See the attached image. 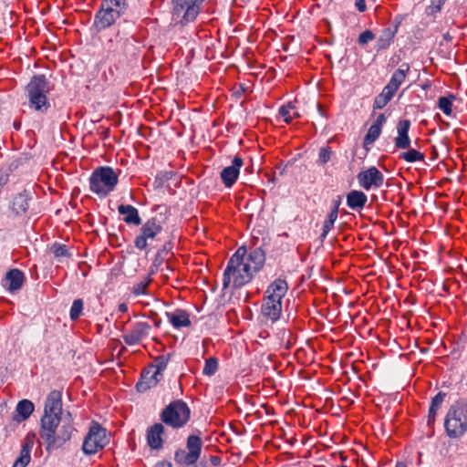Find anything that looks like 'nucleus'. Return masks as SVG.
Instances as JSON below:
<instances>
[{
	"label": "nucleus",
	"instance_id": "12",
	"mask_svg": "<svg viewBox=\"0 0 467 467\" xmlns=\"http://www.w3.org/2000/svg\"><path fill=\"white\" fill-rule=\"evenodd\" d=\"M357 179L358 184L367 191L371 188H379L384 182V175L374 166L360 171Z\"/></svg>",
	"mask_w": 467,
	"mask_h": 467
},
{
	"label": "nucleus",
	"instance_id": "54",
	"mask_svg": "<svg viewBox=\"0 0 467 467\" xmlns=\"http://www.w3.org/2000/svg\"><path fill=\"white\" fill-rule=\"evenodd\" d=\"M396 467H407V466L404 463H402V462H398L396 464Z\"/></svg>",
	"mask_w": 467,
	"mask_h": 467
},
{
	"label": "nucleus",
	"instance_id": "24",
	"mask_svg": "<svg viewBox=\"0 0 467 467\" xmlns=\"http://www.w3.org/2000/svg\"><path fill=\"white\" fill-rule=\"evenodd\" d=\"M62 410L61 394L52 391L48 395L45 404V413L60 416Z\"/></svg>",
	"mask_w": 467,
	"mask_h": 467
},
{
	"label": "nucleus",
	"instance_id": "51",
	"mask_svg": "<svg viewBox=\"0 0 467 467\" xmlns=\"http://www.w3.org/2000/svg\"><path fill=\"white\" fill-rule=\"evenodd\" d=\"M154 467H172V464L170 462H159L155 464Z\"/></svg>",
	"mask_w": 467,
	"mask_h": 467
},
{
	"label": "nucleus",
	"instance_id": "13",
	"mask_svg": "<svg viewBox=\"0 0 467 467\" xmlns=\"http://www.w3.org/2000/svg\"><path fill=\"white\" fill-rule=\"evenodd\" d=\"M60 422V416L44 414L41 419L40 437L48 446L56 443V429Z\"/></svg>",
	"mask_w": 467,
	"mask_h": 467
},
{
	"label": "nucleus",
	"instance_id": "28",
	"mask_svg": "<svg viewBox=\"0 0 467 467\" xmlns=\"http://www.w3.org/2000/svg\"><path fill=\"white\" fill-rule=\"evenodd\" d=\"M34 404L28 400H23L19 401L16 408V415L14 420L17 422H21L29 418L34 411Z\"/></svg>",
	"mask_w": 467,
	"mask_h": 467
},
{
	"label": "nucleus",
	"instance_id": "40",
	"mask_svg": "<svg viewBox=\"0 0 467 467\" xmlns=\"http://www.w3.org/2000/svg\"><path fill=\"white\" fill-rule=\"evenodd\" d=\"M83 300L82 299H77L73 302L71 309H70V318L75 320L78 318L80 316L82 310H83Z\"/></svg>",
	"mask_w": 467,
	"mask_h": 467
},
{
	"label": "nucleus",
	"instance_id": "20",
	"mask_svg": "<svg viewBox=\"0 0 467 467\" xmlns=\"http://www.w3.org/2000/svg\"><path fill=\"white\" fill-rule=\"evenodd\" d=\"M5 281V286L7 287V290L10 292H15L20 289L24 284V273L18 269H12L6 273Z\"/></svg>",
	"mask_w": 467,
	"mask_h": 467
},
{
	"label": "nucleus",
	"instance_id": "45",
	"mask_svg": "<svg viewBox=\"0 0 467 467\" xmlns=\"http://www.w3.org/2000/svg\"><path fill=\"white\" fill-rule=\"evenodd\" d=\"M375 38V35L370 30H366L361 33L358 36V42L359 45H366L369 41H372Z\"/></svg>",
	"mask_w": 467,
	"mask_h": 467
},
{
	"label": "nucleus",
	"instance_id": "53",
	"mask_svg": "<svg viewBox=\"0 0 467 467\" xmlns=\"http://www.w3.org/2000/svg\"><path fill=\"white\" fill-rule=\"evenodd\" d=\"M195 467H206V464L203 463V462H201L198 465H196Z\"/></svg>",
	"mask_w": 467,
	"mask_h": 467
},
{
	"label": "nucleus",
	"instance_id": "22",
	"mask_svg": "<svg viewBox=\"0 0 467 467\" xmlns=\"http://www.w3.org/2000/svg\"><path fill=\"white\" fill-rule=\"evenodd\" d=\"M161 378V375L155 374V371L150 368L148 370L142 373L141 379L137 383L136 388L138 391L144 392L147 389L154 387L159 382Z\"/></svg>",
	"mask_w": 467,
	"mask_h": 467
},
{
	"label": "nucleus",
	"instance_id": "30",
	"mask_svg": "<svg viewBox=\"0 0 467 467\" xmlns=\"http://www.w3.org/2000/svg\"><path fill=\"white\" fill-rule=\"evenodd\" d=\"M338 215V203L337 202L331 212L327 214V219L324 222L321 238L325 239L328 233L333 229L334 223L337 219Z\"/></svg>",
	"mask_w": 467,
	"mask_h": 467
},
{
	"label": "nucleus",
	"instance_id": "17",
	"mask_svg": "<svg viewBox=\"0 0 467 467\" xmlns=\"http://www.w3.org/2000/svg\"><path fill=\"white\" fill-rule=\"evenodd\" d=\"M410 121L409 119H401L397 125L398 136L395 138V146L399 149H409L410 146V139L409 130Z\"/></svg>",
	"mask_w": 467,
	"mask_h": 467
},
{
	"label": "nucleus",
	"instance_id": "31",
	"mask_svg": "<svg viewBox=\"0 0 467 467\" xmlns=\"http://www.w3.org/2000/svg\"><path fill=\"white\" fill-rule=\"evenodd\" d=\"M395 30H392L391 28H385L381 35L379 36L378 42H377V47L378 49H385L387 48L391 41L393 40L395 36Z\"/></svg>",
	"mask_w": 467,
	"mask_h": 467
},
{
	"label": "nucleus",
	"instance_id": "47",
	"mask_svg": "<svg viewBox=\"0 0 467 467\" xmlns=\"http://www.w3.org/2000/svg\"><path fill=\"white\" fill-rule=\"evenodd\" d=\"M355 5L359 12L366 11L367 6H366L365 0H355Z\"/></svg>",
	"mask_w": 467,
	"mask_h": 467
},
{
	"label": "nucleus",
	"instance_id": "41",
	"mask_svg": "<svg viewBox=\"0 0 467 467\" xmlns=\"http://www.w3.org/2000/svg\"><path fill=\"white\" fill-rule=\"evenodd\" d=\"M150 283V278H147L136 285L132 287V293L135 296H140L147 294V287Z\"/></svg>",
	"mask_w": 467,
	"mask_h": 467
},
{
	"label": "nucleus",
	"instance_id": "50",
	"mask_svg": "<svg viewBox=\"0 0 467 467\" xmlns=\"http://www.w3.org/2000/svg\"><path fill=\"white\" fill-rule=\"evenodd\" d=\"M88 434L84 437L83 439V443H82V451L85 454H88Z\"/></svg>",
	"mask_w": 467,
	"mask_h": 467
},
{
	"label": "nucleus",
	"instance_id": "1",
	"mask_svg": "<svg viewBox=\"0 0 467 467\" xmlns=\"http://www.w3.org/2000/svg\"><path fill=\"white\" fill-rule=\"evenodd\" d=\"M265 254L260 247L247 253L242 246L230 257L223 272V287L239 288L248 284L265 265Z\"/></svg>",
	"mask_w": 467,
	"mask_h": 467
},
{
	"label": "nucleus",
	"instance_id": "19",
	"mask_svg": "<svg viewBox=\"0 0 467 467\" xmlns=\"http://www.w3.org/2000/svg\"><path fill=\"white\" fill-rule=\"evenodd\" d=\"M34 446L33 437L26 435L22 443L19 457L14 462L13 467H26L31 460V451Z\"/></svg>",
	"mask_w": 467,
	"mask_h": 467
},
{
	"label": "nucleus",
	"instance_id": "38",
	"mask_svg": "<svg viewBox=\"0 0 467 467\" xmlns=\"http://www.w3.org/2000/svg\"><path fill=\"white\" fill-rule=\"evenodd\" d=\"M381 128L378 127V125H371L368 130L367 135L365 136V143L372 144L380 135Z\"/></svg>",
	"mask_w": 467,
	"mask_h": 467
},
{
	"label": "nucleus",
	"instance_id": "7",
	"mask_svg": "<svg viewBox=\"0 0 467 467\" xmlns=\"http://www.w3.org/2000/svg\"><path fill=\"white\" fill-rule=\"evenodd\" d=\"M191 417V410L188 405L181 400H177L171 402L161 412V420L174 428L180 429L187 424Z\"/></svg>",
	"mask_w": 467,
	"mask_h": 467
},
{
	"label": "nucleus",
	"instance_id": "32",
	"mask_svg": "<svg viewBox=\"0 0 467 467\" xmlns=\"http://www.w3.org/2000/svg\"><path fill=\"white\" fill-rule=\"evenodd\" d=\"M50 252L59 262H61L63 258H67L70 256L69 249L67 246L59 243H54L50 246Z\"/></svg>",
	"mask_w": 467,
	"mask_h": 467
},
{
	"label": "nucleus",
	"instance_id": "4",
	"mask_svg": "<svg viewBox=\"0 0 467 467\" xmlns=\"http://www.w3.org/2000/svg\"><path fill=\"white\" fill-rule=\"evenodd\" d=\"M50 89L49 82L44 75L34 76L26 87L29 108L35 111L46 113L50 108L47 99Z\"/></svg>",
	"mask_w": 467,
	"mask_h": 467
},
{
	"label": "nucleus",
	"instance_id": "18",
	"mask_svg": "<svg viewBox=\"0 0 467 467\" xmlns=\"http://www.w3.org/2000/svg\"><path fill=\"white\" fill-rule=\"evenodd\" d=\"M164 427L161 423H155L147 431V441L153 450H160L163 445Z\"/></svg>",
	"mask_w": 467,
	"mask_h": 467
},
{
	"label": "nucleus",
	"instance_id": "8",
	"mask_svg": "<svg viewBox=\"0 0 467 467\" xmlns=\"http://www.w3.org/2000/svg\"><path fill=\"white\" fill-rule=\"evenodd\" d=\"M204 0H172V15L182 25L192 22L199 15Z\"/></svg>",
	"mask_w": 467,
	"mask_h": 467
},
{
	"label": "nucleus",
	"instance_id": "21",
	"mask_svg": "<svg viewBox=\"0 0 467 467\" xmlns=\"http://www.w3.org/2000/svg\"><path fill=\"white\" fill-rule=\"evenodd\" d=\"M165 315L168 321L177 329L191 326L189 314L184 310L176 309L173 312H166Z\"/></svg>",
	"mask_w": 467,
	"mask_h": 467
},
{
	"label": "nucleus",
	"instance_id": "23",
	"mask_svg": "<svg viewBox=\"0 0 467 467\" xmlns=\"http://www.w3.org/2000/svg\"><path fill=\"white\" fill-rule=\"evenodd\" d=\"M119 213L123 216V221L128 224L140 225L141 219L138 210L130 204H120L118 207Z\"/></svg>",
	"mask_w": 467,
	"mask_h": 467
},
{
	"label": "nucleus",
	"instance_id": "42",
	"mask_svg": "<svg viewBox=\"0 0 467 467\" xmlns=\"http://www.w3.org/2000/svg\"><path fill=\"white\" fill-rule=\"evenodd\" d=\"M331 156H332V150H330V148H328V147L321 148L319 150V153H318L317 163L319 165L326 164L327 162H328L331 160Z\"/></svg>",
	"mask_w": 467,
	"mask_h": 467
},
{
	"label": "nucleus",
	"instance_id": "16",
	"mask_svg": "<svg viewBox=\"0 0 467 467\" xmlns=\"http://www.w3.org/2000/svg\"><path fill=\"white\" fill-rule=\"evenodd\" d=\"M32 199L30 192L23 191L16 195L12 201L11 210L16 215H24L29 209V202Z\"/></svg>",
	"mask_w": 467,
	"mask_h": 467
},
{
	"label": "nucleus",
	"instance_id": "43",
	"mask_svg": "<svg viewBox=\"0 0 467 467\" xmlns=\"http://www.w3.org/2000/svg\"><path fill=\"white\" fill-rule=\"evenodd\" d=\"M86 67L83 62L75 60L70 64V71L73 75H83L85 73Z\"/></svg>",
	"mask_w": 467,
	"mask_h": 467
},
{
	"label": "nucleus",
	"instance_id": "9",
	"mask_svg": "<svg viewBox=\"0 0 467 467\" xmlns=\"http://www.w3.org/2000/svg\"><path fill=\"white\" fill-rule=\"evenodd\" d=\"M202 447V439L196 435H190L186 443L187 450L180 449L175 451V462L181 465L186 466L194 464L200 458Z\"/></svg>",
	"mask_w": 467,
	"mask_h": 467
},
{
	"label": "nucleus",
	"instance_id": "14",
	"mask_svg": "<svg viewBox=\"0 0 467 467\" xmlns=\"http://www.w3.org/2000/svg\"><path fill=\"white\" fill-rule=\"evenodd\" d=\"M162 230L157 218L148 220L140 229V234L135 239V246L140 250L147 247V240L153 239Z\"/></svg>",
	"mask_w": 467,
	"mask_h": 467
},
{
	"label": "nucleus",
	"instance_id": "26",
	"mask_svg": "<svg viewBox=\"0 0 467 467\" xmlns=\"http://www.w3.org/2000/svg\"><path fill=\"white\" fill-rule=\"evenodd\" d=\"M445 397H446V393L440 391L437 395H435L432 398L431 406L429 409L428 419H427V424L429 427L433 426V424L436 420L438 410L441 409Z\"/></svg>",
	"mask_w": 467,
	"mask_h": 467
},
{
	"label": "nucleus",
	"instance_id": "2",
	"mask_svg": "<svg viewBox=\"0 0 467 467\" xmlns=\"http://www.w3.org/2000/svg\"><path fill=\"white\" fill-rule=\"evenodd\" d=\"M288 290L287 283L283 279H275L265 291L261 306V317L265 322L275 323L282 314V299Z\"/></svg>",
	"mask_w": 467,
	"mask_h": 467
},
{
	"label": "nucleus",
	"instance_id": "52",
	"mask_svg": "<svg viewBox=\"0 0 467 467\" xmlns=\"http://www.w3.org/2000/svg\"><path fill=\"white\" fill-rule=\"evenodd\" d=\"M119 310L121 312H125L127 310V306L125 304L119 305Z\"/></svg>",
	"mask_w": 467,
	"mask_h": 467
},
{
	"label": "nucleus",
	"instance_id": "49",
	"mask_svg": "<svg viewBox=\"0 0 467 467\" xmlns=\"http://www.w3.org/2000/svg\"><path fill=\"white\" fill-rule=\"evenodd\" d=\"M8 181V177L6 174L3 172L2 170H0V186L5 185Z\"/></svg>",
	"mask_w": 467,
	"mask_h": 467
},
{
	"label": "nucleus",
	"instance_id": "48",
	"mask_svg": "<svg viewBox=\"0 0 467 467\" xmlns=\"http://www.w3.org/2000/svg\"><path fill=\"white\" fill-rule=\"evenodd\" d=\"M209 461L213 466H218L222 462V459L216 455H211Z\"/></svg>",
	"mask_w": 467,
	"mask_h": 467
},
{
	"label": "nucleus",
	"instance_id": "10",
	"mask_svg": "<svg viewBox=\"0 0 467 467\" xmlns=\"http://www.w3.org/2000/svg\"><path fill=\"white\" fill-rule=\"evenodd\" d=\"M110 432L96 421L89 424V456L102 451L110 441Z\"/></svg>",
	"mask_w": 467,
	"mask_h": 467
},
{
	"label": "nucleus",
	"instance_id": "25",
	"mask_svg": "<svg viewBox=\"0 0 467 467\" xmlns=\"http://www.w3.org/2000/svg\"><path fill=\"white\" fill-rule=\"evenodd\" d=\"M367 202L368 197L361 191L353 190L347 195V204L352 210H362L365 207Z\"/></svg>",
	"mask_w": 467,
	"mask_h": 467
},
{
	"label": "nucleus",
	"instance_id": "34",
	"mask_svg": "<svg viewBox=\"0 0 467 467\" xmlns=\"http://www.w3.org/2000/svg\"><path fill=\"white\" fill-rule=\"evenodd\" d=\"M400 158L407 162H416L424 161V154L415 149H410L405 152H401Z\"/></svg>",
	"mask_w": 467,
	"mask_h": 467
},
{
	"label": "nucleus",
	"instance_id": "11",
	"mask_svg": "<svg viewBox=\"0 0 467 467\" xmlns=\"http://www.w3.org/2000/svg\"><path fill=\"white\" fill-rule=\"evenodd\" d=\"M151 332V326L147 321H136L123 334V340L129 346L141 344L149 337Z\"/></svg>",
	"mask_w": 467,
	"mask_h": 467
},
{
	"label": "nucleus",
	"instance_id": "37",
	"mask_svg": "<svg viewBox=\"0 0 467 467\" xmlns=\"http://www.w3.org/2000/svg\"><path fill=\"white\" fill-rule=\"evenodd\" d=\"M73 428L70 424H64L61 426L57 435H56V442L62 441L65 442L68 441L71 437Z\"/></svg>",
	"mask_w": 467,
	"mask_h": 467
},
{
	"label": "nucleus",
	"instance_id": "15",
	"mask_svg": "<svg viewBox=\"0 0 467 467\" xmlns=\"http://www.w3.org/2000/svg\"><path fill=\"white\" fill-rule=\"evenodd\" d=\"M243 164V159L239 156H235L232 161V165L223 169L221 171V179L225 187L231 188L234 184Z\"/></svg>",
	"mask_w": 467,
	"mask_h": 467
},
{
	"label": "nucleus",
	"instance_id": "39",
	"mask_svg": "<svg viewBox=\"0 0 467 467\" xmlns=\"http://www.w3.org/2000/svg\"><path fill=\"white\" fill-rule=\"evenodd\" d=\"M217 368H218L217 359L215 358H209L205 361V365H204L202 372L204 375L212 376L217 371Z\"/></svg>",
	"mask_w": 467,
	"mask_h": 467
},
{
	"label": "nucleus",
	"instance_id": "5",
	"mask_svg": "<svg viewBox=\"0 0 467 467\" xmlns=\"http://www.w3.org/2000/svg\"><path fill=\"white\" fill-rule=\"evenodd\" d=\"M118 182V175L112 168L101 166L92 172L89 178V188L98 195L105 197L115 189Z\"/></svg>",
	"mask_w": 467,
	"mask_h": 467
},
{
	"label": "nucleus",
	"instance_id": "29",
	"mask_svg": "<svg viewBox=\"0 0 467 467\" xmlns=\"http://www.w3.org/2000/svg\"><path fill=\"white\" fill-rule=\"evenodd\" d=\"M395 93V91L385 86L381 93L375 98L373 109L375 110L383 109L392 99Z\"/></svg>",
	"mask_w": 467,
	"mask_h": 467
},
{
	"label": "nucleus",
	"instance_id": "35",
	"mask_svg": "<svg viewBox=\"0 0 467 467\" xmlns=\"http://www.w3.org/2000/svg\"><path fill=\"white\" fill-rule=\"evenodd\" d=\"M454 99L453 95H450L449 97H441L438 99L439 109L447 116H451L452 112V101Z\"/></svg>",
	"mask_w": 467,
	"mask_h": 467
},
{
	"label": "nucleus",
	"instance_id": "44",
	"mask_svg": "<svg viewBox=\"0 0 467 467\" xmlns=\"http://www.w3.org/2000/svg\"><path fill=\"white\" fill-rule=\"evenodd\" d=\"M444 2L445 0H431V5L427 8V13L432 15L440 12Z\"/></svg>",
	"mask_w": 467,
	"mask_h": 467
},
{
	"label": "nucleus",
	"instance_id": "6",
	"mask_svg": "<svg viewBox=\"0 0 467 467\" xmlns=\"http://www.w3.org/2000/svg\"><path fill=\"white\" fill-rule=\"evenodd\" d=\"M126 9V0H104L95 17L94 27L101 30L110 26Z\"/></svg>",
	"mask_w": 467,
	"mask_h": 467
},
{
	"label": "nucleus",
	"instance_id": "27",
	"mask_svg": "<svg viewBox=\"0 0 467 467\" xmlns=\"http://www.w3.org/2000/svg\"><path fill=\"white\" fill-rule=\"evenodd\" d=\"M410 71L409 64H402L391 76L389 82L386 87L397 92L400 86L404 82L407 73Z\"/></svg>",
	"mask_w": 467,
	"mask_h": 467
},
{
	"label": "nucleus",
	"instance_id": "3",
	"mask_svg": "<svg viewBox=\"0 0 467 467\" xmlns=\"http://www.w3.org/2000/svg\"><path fill=\"white\" fill-rule=\"evenodd\" d=\"M444 430L450 439H461L467 433V403L462 400L453 402L444 418Z\"/></svg>",
	"mask_w": 467,
	"mask_h": 467
},
{
	"label": "nucleus",
	"instance_id": "46",
	"mask_svg": "<svg viewBox=\"0 0 467 467\" xmlns=\"http://www.w3.org/2000/svg\"><path fill=\"white\" fill-rule=\"evenodd\" d=\"M385 122H386V117L384 114L381 113L377 117L373 125H378V127L382 129V126L384 125Z\"/></svg>",
	"mask_w": 467,
	"mask_h": 467
},
{
	"label": "nucleus",
	"instance_id": "33",
	"mask_svg": "<svg viewBox=\"0 0 467 467\" xmlns=\"http://www.w3.org/2000/svg\"><path fill=\"white\" fill-rule=\"evenodd\" d=\"M279 114L286 123H289L292 121V119L299 117L298 111L291 103L287 104L286 106H282L279 109Z\"/></svg>",
	"mask_w": 467,
	"mask_h": 467
},
{
	"label": "nucleus",
	"instance_id": "36",
	"mask_svg": "<svg viewBox=\"0 0 467 467\" xmlns=\"http://www.w3.org/2000/svg\"><path fill=\"white\" fill-rule=\"evenodd\" d=\"M169 362V357L167 356H159L155 358L153 365L150 367L155 374H159L162 377L163 370L167 368Z\"/></svg>",
	"mask_w": 467,
	"mask_h": 467
}]
</instances>
